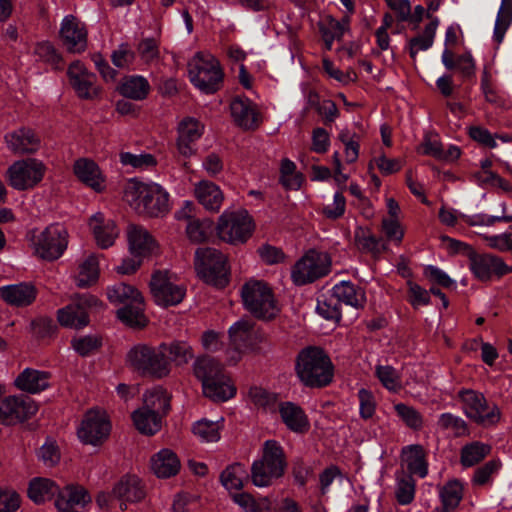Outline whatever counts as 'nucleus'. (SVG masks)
Returning a JSON list of instances; mask_svg holds the SVG:
<instances>
[{
  "instance_id": "f257e3e1",
  "label": "nucleus",
  "mask_w": 512,
  "mask_h": 512,
  "mask_svg": "<svg viewBox=\"0 0 512 512\" xmlns=\"http://www.w3.org/2000/svg\"><path fill=\"white\" fill-rule=\"evenodd\" d=\"M124 201L138 214L164 216L170 211L169 193L160 184L130 179L123 191Z\"/></svg>"
},
{
  "instance_id": "f03ea898",
  "label": "nucleus",
  "mask_w": 512,
  "mask_h": 512,
  "mask_svg": "<svg viewBox=\"0 0 512 512\" xmlns=\"http://www.w3.org/2000/svg\"><path fill=\"white\" fill-rule=\"evenodd\" d=\"M193 372L202 383L204 395L211 400L225 402L235 396L236 387L215 359L207 356L197 358L193 363Z\"/></svg>"
},
{
  "instance_id": "7ed1b4c3",
  "label": "nucleus",
  "mask_w": 512,
  "mask_h": 512,
  "mask_svg": "<svg viewBox=\"0 0 512 512\" xmlns=\"http://www.w3.org/2000/svg\"><path fill=\"white\" fill-rule=\"evenodd\" d=\"M299 380L308 387H323L333 378V365L328 355L318 347L302 349L295 364Z\"/></svg>"
},
{
  "instance_id": "20e7f679",
  "label": "nucleus",
  "mask_w": 512,
  "mask_h": 512,
  "mask_svg": "<svg viewBox=\"0 0 512 512\" xmlns=\"http://www.w3.org/2000/svg\"><path fill=\"white\" fill-rule=\"evenodd\" d=\"M190 82L204 94L216 92L223 80V70L218 59L209 51L196 52L188 61Z\"/></svg>"
},
{
  "instance_id": "39448f33",
  "label": "nucleus",
  "mask_w": 512,
  "mask_h": 512,
  "mask_svg": "<svg viewBox=\"0 0 512 512\" xmlns=\"http://www.w3.org/2000/svg\"><path fill=\"white\" fill-rule=\"evenodd\" d=\"M285 467L282 447L274 440H267L261 458L252 463L251 481L256 487H268L283 476Z\"/></svg>"
},
{
  "instance_id": "423d86ee",
  "label": "nucleus",
  "mask_w": 512,
  "mask_h": 512,
  "mask_svg": "<svg viewBox=\"0 0 512 512\" xmlns=\"http://www.w3.org/2000/svg\"><path fill=\"white\" fill-rule=\"evenodd\" d=\"M255 223L245 209H226L219 216L216 233L218 237L232 245L244 244L252 236Z\"/></svg>"
},
{
  "instance_id": "0eeeda50",
  "label": "nucleus",
  "mask_w": 512,
  "mask_h": 512,
  "mask_svg": "<svg viewBox=\"0 0 512 512\" xmlns=\"http://www.w3.org/2000/svg\"><path fill=\"white\" fill-rule=\"evenodd\" d=\"M30 244L34 254L52 261L61 257L68 246V231L64 225L53 223L44 229L33 230L30 234Z\"/></svg>"
},
{
  "instance_id": "6e6552de",
  "label": "nucleus",
  "mask_w": 512,
  "mask_h": 512,
  "mask_svg": "<svg viewBox=\"0 0 512 512\" xmlns=\"http://www.w3.org/2000/svg\"><path fill=\"white\" fill-rule=\"evenodd\" d=\"M126 364L142 375L162 378L170 373L169 361L165 359L159 347L145 344L133 346L126 354Z\"/></svg>"
},
{
  "instance_id": "1a4fd4ad",
  "label": "nucleus",
  "mask_w": 512,
  "mask_h": 512,
  "mask_svg": "<svg viewBox=\"0 0 512 512\" xmlns=\"http://www.w3.org/2000/svg\"><path fill=\"white\" fill-rule=\"evenodd\" d=\"M244 307L255 317L271 319L278 313L274 295L267 283L252 279L242 288Z\"/></svg>"
},
{
  "instance_id": "9d476101",
  "label": "nucleus",
  "mask_w": 512,
  "mask_h": 512,
  "mask_svg": "<svg viewBox=\"0 0 512 512\" xmlns=\"http://www.w3.org/2000/svg\"><path fill=\"white\" fill-rule=\"evenodd\" d=\"M149 289L155 304L160 307L176 306L186 295L185 286L178 283L175 274L166 269L153 271Z\"/></svg>"
},
{
  "instance_id": "9b49d317",
  "label": "nucleus",
  "mask_w": 512,
  "mask_h": 512,
  "mask_svg": "<svg viewBox=\"0 0 512 512\" xmlns=\"http://www.w3.org/2000/svg\"><path fill=\"white\" fill-rule=\"evenodd\" d=\"M331 259L325 252L309 250L291 268V280L297 286L310 284L330 271Z\"/></svg>"
},
{
  "instance_id": "f8f14e48",
  "label": "nucleus",
  "mask_w": 512,
  "mask_h": 512,
  "mask_svg": "<svg viewBox=\"0 0 512 512\" xmlns=\"http://www.w3.org/2000/svg\"><path fill=\"white\" fill-rule=\"evenodd\" d=\"M459 398L466 417L477 424L490 426L500 420V409L495 404H488L482 393L470 389L462 390Z\"/></svg>"
},
{
  "instance_id": "ddd939ff",
  "label": "nucleus",
  "mask_w": 512,
  "mask_h": 512,
  "mask_svg": "<svg viewBox=\"0 0 512 512\" xmlns=\"http://www.w3.org/2000/svg\"><path fill=\"white\" fill-rule=\"evenodd\" d=\"M227 259L214 248L201 247L195 252V267L198 275L207 283L222 285L227 281Z\"/></svg>"
},
{
  "instance_id": "4468645a",
  "label": "nucleus",
  "mask_w": 512,
  "mask_h": 512,
  "mask_svg": "<svg viewBox=\"0 0 512 512\" xmlns=\"http://www.w3.org/2000/svg\"><path fill=\"white\" fill-rule=\"evenodd\" d=\"M45 164L37 158H26L15 161L7 170V180L16 190L33 189L44 178Z\"/></svg>"
},
{
  "instance_id": "2eb2a0df",
  "label": "nucleus",
  "mask_w": 512,
  "mask_h": 512,
  "mask_svg": "<svg viewBox=\"0 0 512 512\" xmlns=\"http://www.w3.org/2000/svg\"><path fill=\"white\" fill-rule=\"evenodd\" d=\"M111 423L102 410H89L81 420L77 428V436L85 445L99 446L109 437Z\"/></svg>"
},
{
  "instance_id": "dca6fc26",
  "label": "nucleus",
  "mask_w": 512,
  "mask_h": 512,
  "mask_svg": "<svg viewBox=\"0 0 512 512\" xmlns=\"http://www.w3.org/2000/svg\"><path fill=\"white\" fill-rule=\"evenodd\" d=\"M67 76L70 85L80 98L93 99L100 94V88L96 84V75L90 72L80 60H76L68 66Z\"/></svg>"
},
{
  "instance_id": "f3484780",
  "label": "nucleus",
  "mask_w": 512,
  "mask_h": 512,
  "mask_svg": "<svg viewBox=\"0 0 512 512\" xmlns=\"http://www.w3.org/2000/svg\"><path fill=\"white\" fill-rule=\"evenodd\" d=\"M228 333L232 346V350L229 351V362L236 363L255 340L254 323L249 319L242 318L231 325Z\"/></svg>"
},
{
  "instance_id": "a211bd4d",
  "label": "nucleus",
  "mask_w": 512,
  "mask_h": 512,
  "mask_svg": "<svg viewBox=\"0 0 512 512\" xmlns=\"http://www.w3.org/2000/svg\"><path fill=\"white\" fill-rule=\"evenodd\" d=\"M469 267L473 275L480 280H488L493 275L502 276L512 272L504 261L492 254H479L475 251L469 253Z\"/></svg>"
},
{
  "instance_id": "6ab92c4d",
  "label": "nucleus",
  "mask_w": 512,
  "mask_h": 512,
  "mask_svg": "<svg viewBox=\"0 0 512 512\" xmlns=\"http://www.w3.org/2000/svg\"><path fill=\"white\" fill-rule=\"evenodd\" d=\"M60 39L69 52L82 53L87 48V29L85 25L72 15L62 19Z\"/></svg>"
},
{
  "instance_id": "aec40b11",
  "label": "nucleus",
  "mask_w": 512,
  "mask_h": 512,
  "mask_svg": "<svg viewBox=\"0 0 512 512\" xmlns=\"http://www.w3.org/2000/svg\"><path fill=\"white\" fill-rule=\"evenodd\" d=\"M88 226L97 246L101 249L113 246L120 234L116 222L112 218L106 217L100 211L90 217Z\"/></svg>"
},
{
  "instance_id": "412c9836",
  "label": "nucleus",
  "mask_w": 512,
  "mask_h": 512,
  "mask_svg": "<svg viewBox=\"0 0 512 512\" xmlns=\"http://www.w3.org/2000/svg\"><path fill=\"white\" fill-rule=\"evenodd\" d=\"M36 406L29 398L8 397L0 405V423L13 425L35 414Z\"/></svg>"
},
{
  "instance_id": "4be33fe9",
  "label": "nucleus",
  "mask_w": 512,
  "mask_h": 512,
  "mask_svg": "<svg viewBox=\"0 0 512 512\" xmlns=\"http://www.w3.org/2000/svg\"><path fill=\"white\" fill-rule=\"evenodd\" d=\"M128 250L135 257H149L157 252V243L148 230L137 224H129L126 228Z\"/></svg>"
},
{
  "instance_id": "5701e85b",
  "label": "nucleus",
  "mask_w": 512,
  "mask_h": 512,
  "mask_svg": "<svg viewBox=\"0 0 512 512\" xmlns=\"http://www.w3.org/2000/svg\"><path fill=\"white\" fill-rule=\"evenodd\" d=\"M204 129V125L194 117L181 120L177 129L178 152L185 157L192 156L196 152L194 144L202 137Z\"/></svg>"
},
{
  "instance_id": "b1692460",
  "label": "nucleus",
  "mask_w": 512,
  "mask_h": 512,
  "mask_svg": "<svg viewBox=\"0 0 512 512\" xmlns=\"http://www.w3.org/2000/svg\"><path fill=\"white\" fill-rule=\"evenodd\" d=\"M37 295V288L30 282H20L0 287V297L3 301L16 308H24L32 305Z\"/></svg>"
},
{
  "instance_id": "393cba45",
  "label": "nucleus",
  "mask_w": 512,
  "mask_h": 512,
  "mask_svg": "<svg viewBox=\"0 0 512 512\" xmlns=\"http://www.w3.org/2000/svg\"><path fill=\"white\" fill-rule=\"evenodd\" d=\"M113 496L125 510L127 503H136L144 499L145 490L142 481L136 475H125L113 486Z\"/></svg>"
},
{
  "instance_id": "a878e982",
  "label": "nucleus",
  "mask_w": 512,
  "mask_h": 512,
  "mask_svg": "<svg viewBox=\"0 0 512 512\" xmlns=\"http://www.w3.org/2000/svg\"><path fill=\"white\" fill-rule=\"evenodd\" d=\"M73 171L82 183L94 191L101 192L105 189L106 178L95 161L79 158L74 162Z\"/></svg>"
},
{
  "instance_id": "bb28decb",
  "label": "nucleus",
  "mask_w": 512,
  "mask_h": 512,
  "mask_svg": "<svg viewBox=\"0 0 512 512\" xmlns=\"http://www.w3.org/2000/svg\"><path fill=\"white\" fill-rule=\"evenodd\" d=\"M5 143L14 154H31L40 147L39 138L31 129L25 127L6 133Z\"/></svg>"
},
{
  "instance_id": "cd10ccee",
  "label": "nucleus",
  "mask_w": 512,
  "mask_h": 512,
  "mask_svg": "<svg viewBox=\"0 0 512 512\" xmlns=\"http://www.w3.org/2000/svg\"><path fill=\"white\" fill-rule=\"evenodd\" d=\"M91 502L88 492L81 486L68 485L55 500L58 512H79Z\"/></svg>"
},
{
  "instance_id": "c85d7f7f",
  "label": "nucleus",
  "mask_w": 512,
  "mask_h": 512,
  "mask_svg": "<svg viewBox=\"0 0 512 512\" xmlns=\"http://www.w3.org/2000/svg\"><path fill=\"white\" fill-rule=\"evenodd\" d=\"M194 196L210 212H218L224 201L220 187L209 180H201L194 185Z\"/></svg>"
},
{
  "instance_id": "c756f323",
  "label": "nucleus",
  "mask_w": 512,
  "mask_h": 512,
  "mask_svg": "<svg viewBox=\"0 0 512 512\" xmlns=\"http://www.w3.org/2000/svg\"><path fill=\"white\" fill-rule=\"evenodd\" d=\"M230 113L235 124L243 129H251L257 124L256 108L248 98H234L230 104Z\"/></svg>"
},
{
  "instance_id": "7c9ffc66",
  "label": "nucleus",
  "mask_w": 512,
  "mask_h": 512,
  "mask_svg": "<svg viewBox=\"0 0 512 512\" xmlns=\"http://www.w3.org/2000/svg\"><path fill=\"white\" fill-rule=\"evenodd\" d=\"M151 469L158 478H169L180 470V461L170 449L164 448L151 458Z\"/></svg>"
},
{
  "instance_id": "2f4dec72",
  "label": "nucleus",
  "mask_w": 512,
  "mask_h": 512,
  "mask_svg": "<svg viewBox=\"0 0 512 512\" xmlns=\"http://www.w3.org/2000/svg\"><path fill=\"white\" fill-rule=\"evenodd\" d=\"M332 296L339 303L342 302L354 308H360L366 302L365 292L350 281H341L332 288Z\"/></svg>"
},
{
  "instance_id": "473e14b6",
  "label": "nucleus",
  "mask_w": 512,
  "mask_h": 512,
  "mask_svg": "<svg viewBox=\"0 0 512 512\" xmlns=\"http://www.w3.org/2000/svg\"><path fill=\"white\" fill-rule=\"evenodd\" d=\"M279 412L287 428L295 433H303L309 429V421L302 408L292 402L280 404Z\"/></svg>"
},
{
  "instance_id": "72a5a7b5",
  "label": "nucleus",
  "mask_w": 512,
  "mask_h": 512,
  "mask_svg": "<svg viewBox=\"0 0 512 512\" xmlns=\"http://www.w3.org/2000/svg\"><path fill=\"white\" fill-rule=\"evenodd\" d=\"M62 490L51 479L35 477L29 482L28 497L34 503L41 504L50 500L55 495L59 497Z\"/></svg>"
},
{
  "instance_id": "f704fd0d",
  "label": "nucleus",
  "mask_w": 512,
  "mask_h": 512,
  "mask_svg": "<svg viewBox=\"0 0 512 512\" xmlns=\"http://www.w3.org/2000/svg\"><path fill=\"white\" fill-rule=\"evenodd\" d=\"M57 319L61 326L70 329H81L89 323L86 309L78 303H71L59 309Z\"/></svg>"
},
{
  "instance_id": "c9c22d12",
  "label": "nucleus",
  "mask_w": 512,
  "mask_h": 512,
  "mask_svg": "<svg viewBox=\"0 0 512 512\" xmlns=\"http://www.w3.org/2000/svg\"><path fill=\"white\" fill-rule=\"evenodd\" d=\"M15 385L22 391L38 393L49 386L48 374L43 371L26 368L15 379Z\"/></svg>"
},
{
  "instance_id": "e433bc0d",
  "label": "nucleus",
  "mask_w": 512,
  "mask_h": 512,
  "mask_svg": "<svg viewBox=\"0 0 512 512\" xmlns=\"http://www.w3.org/2000/svg\"><path fill=\"white\" fill-rule=\"evenodd\" d=\"M160 352L163 353L165 359L177 366H183L193 358L194 353L191 345L186 341L176 340L171 343H163L159 346Z\"/></svg>"
},
{
  "instance_id": "4c0bfd02",
  "label": "nucleus",
  "mask_w": 512,
  "mask_h": 512,
  "mask_svg": "<svg viewBox=\"0 0 512 512\" xmlns=\"http://www.w3.org/2000/svg\"><path fill=\"white\" fill-rule=\"evenodd\" d=\"M402 459L411 474L424 478L428 474L425 452L421 445H409L402 449Z\"/></svg>"
},
{
  "instance_id": "58836bf2",
  "label": "nucleus",
  "mask_w": 512,
  "mask_h": 512,
  "mask_svg": "<svg viewBox=\"0 0 512 512\" xmlns=\"http://www.w3.org/2000/svg\"><path fill=\"white\" fill-rule=\"evenodd\" d=\"M144 298H140L138 302L126 304L117 310L118 319L127 326L134 328H142L147 324L145 315Z\"/></svg>"
},
{
  "instance_id": "ea45409f",
  "label": "nucleus",
  "mask_w": 512,
  "mask_h": 512,
  "mask_svg": "<svg viewBox=\"0 0 512 512\" xmlns=\"http://www.w3.org/2000/svg\"><path fill=\"white\" fill-rule=\"evenodd\" d=\"M491 445L481 441H472L465 444L460 451V463L468 468L480 463L491 452Z\"/></svg>"
},
{
  "instance_id": "a19ab883",
  "label": "nucleus",
  "mask_w": 512,
  "mask_h": 512,
  "mask_svg": "<svg viewBox=\"0 0 512 512\" xmlns=\"http://www.w3.org/2000/svg\"><path fill=\"white\" fill-rule=\"evenodd\" d=\"M142 407L152 410L154 414L162 418L170 407L169 395L162 387L151 388L143 396Z\"/></svg>"
},
{
  "instance_id": "79ce46f5",
  "label": "nucleus",
  "mask_w": 512,
  "mask_h": 512,
  "mask_svg": "<svg viewBox=\"0 0 512 512\" xmlns=\"http://www.w3.org/2000/svg\"><path fill=\"white\" fill-rule=\"evenodd\" d=\"M133 423L136 429L145 435L157 433L162 426V418L143 407L135 410L132 414Z\"/></svg>"
},
{
  "instance_id": "37998d69",
  "label": "nucleus",
  "mask_w": 512,
  "mask_h": 512,
  "mask_svg": "<svg viewBox=\"0 0 512 512\" xmlns=\"http://www.w3.org/2000/svg\"><path fill=\"white\" fill-rule=\"evenodd\" d=\"M107 297L111 303L125 306L132 302H138L143 296L134 286L117 283L107 289Z\"/></svg>"
},
{
  "instance_id": "c03bdc74",
  "label": "nucleus",
  "mask_w": 512,
  "mask_h": 512,
  "mask_svg": "<svg viewBox=\"0 0 512 512\" xmlns=\"http://www.w3.org/2000/svg\"><path fill=\"white\" fill-rule=\"evenodd\" d=\"M248 479V473L244 465L234 463L228 466L220 475L223 487L229 492L240 490L244 481Z\"/></svg>"
},
{
  "instance_id": "a18cd8bd",
  "label": "nucleus",
  "mask_w": 512,
  "mask_h": 512,
  "mask_svg": "<svg viewBox=\"0 0 512 512\" xmlns=\"http://www.w3.org/2000/svg\"><path fill=\"white\" fill-rule=\"evenodd\" d=\"M150 90V85L143 76L135 75L125 79L120 87V93L133 100H142L146 98Z\"/></svg>"
},
{
  "instance_id": "49530a36",
  "label": "nucleus",
  "mask_w": 512,
  "mask_h": 512,
  "mask_svg": "<svg viewBox=\"0 0 512 512\" xmlns=\"http://www.w3.org/2000/svg\"><path fill=\"white\" fill-rule=\"evenodd\" d=\"M349 32V18H344L341 21L330 19L324 26L321 27V34L326 49L331 50L333 42L335 40L340 41L345 36V34Z\"/></svg>"
},
{
  "instance_id": "de8ad7c7",
  "label": "nucleus",
  "mask_w": 512,
  "mask_h": 512,
  "mask_svg": "<svg viewBox=\"0 0 512 512\" xmlns=\"http://www.w3.org/2000/svg\"><path fill=\"white\" fill-rule=\"evenodd\" d=\"M438 24V19H433L425 26L422 34L410 40L409 51L413 59L420 51H426L433 45Z\"/></svg>"
},
{
  "instance_id": "09e8293b",
  "label": "nucleus",
  "mask_w": 512,
  "mask_h": 512,
  "mask_svg": "<svg viewBox=\"0 0 512 512\" xmlns=\"http://www.w3.org/2000/svg\"><path fill=\"white\" fill-rule=\"evenodd\" d=\"M119 161L124 167H131L137 171H148L157 165V160L154 155L146 152L138 154L131 152H121L119 154Z\"/></svg>"
},
{
  "instance_id": "8fccbe9b",
  "label": "nucleus",
  "mask_w": 512,
  "mask_h": 512,
  "mask_svg": "<svg viewBox=\"0 0 512 512\" xmlns=\"http://www.w3.org/2000/svg\"><path fill=\"white\" fill-rule=\"evenodd\" d=\"M99 276V260L97 255L90 254L79 265L76 284L78 287H86L94 283Z\"/></svg>"
},
{
  "instance_id": "3c124183",
  "label": "nucleus",
  "mask_w": 512,
  "mask_h": 512,
  "mask_svg": "<svg viewBox=\"0 0 512 512\" xmlns=\"http://www.w3.org/2000/svg\"><path fill=\"white\" fill-rule=\"evenodd\" d=\"M512 23V0H501L497 17L495 20L493 38L500 44L505 36L507 29Z\"/></svg>"
},
{
  "instance_id": "603ef678",
  "label": "nucleus",
  "mask_w": 512,
  "mask_h": 512,
  "mask_svg": "<svg viewBox=\"0 0 512 512\" xmlns=\"http://www.w3.org/2000/svg\"><path fill=\"white\" fill-rule=\"evenodd\" d=\"M415 481L411 475L399 473L395 481V498L400 505H408L415 498Z\"/></svg>"
},
{
  "instance_id": "864d4df0",
  "label": "nucleus",
  "mask_w": 512,
  "mask_h": 512,
  "mask_svg": "<svg viewBox=\"0 0 512 512\" xmlns=\"http://www.w3.org/2000/svg\"><path fill=\"white\" fill-rule=\"evenodd\" d=\"M222 421L223 418L216 421L201 419L193 425V433L202 442H216L220 439Z\"/></svg>"
},
{
  "instance_id": "5fc2aeb1",
  "label": "nucleus",
  "mask_w": 512,
  "mask_h": 512,
  "mask_svg": "<svg viewBox=\"0 0 512 512\" xmlns=\"http://www.w3.org/2000/svg\"><path fill=\"white\" fill-rule=\"evenodd\" d=\"M463 497V485L457 480L447 482L440 489V499L446 510H454L458 507Z\"/></svg>"
},
{
  "instance_id": "6e6d98bb",
  "label": "nucleus",
  "mask_w": 512,
  "mask_h": 512,
  "mask_svg": "<svg viewBox=\"0 0 512 512\" xmlns=\"http://www.w3.org/2000/svg\"><path fill=\"white\" fill-rule=\"evenodd\" d=\"M375 375L382 386L390 392H398L402 387L400 374L391 365L377 364Z\"/></svg>"
},
{
  "instance_id": "4d7b16f0",
  "label": "nucleus",
  "mask_w": 512,
  "mask_h": 512,
  "mask_svg": "<svg viewBox=\"0 0 512 512\" xmlns=\"http://www.w3.org/2000/svg\"><path fill=\"white\" fill-rule=\"evenodd\" d=\"M437 426L440 430L450 431L456 437L469 435V430L466 421L460 416L446 412L442 413L438 420Z\"/></svg>"
},
{
  "instance_id": "13d9d810",
  "label": "nucleus",
  "mask_w": 512,
  "mask_h": 512,
  "mask_svg": "<svg viewBox=\"0 0 512 512\" xmlns=\"http://www.w3.org/2000/svg\"><path fill=\"white\" fill-rule=\"evenodd\" d=\"M302 175L296 171L293 161L285 158L280 165V183L288 190H298L302 185Z\"/></svg>"
},
{
  "instance_id": "bf43d9fd",
  "label": "nucleus",
  "mask_w": 512,
  "mask_h": 512,
  "mask_svg": "<svg viewBox=\"0 0 512 512\" xmlns=\"http://www.w3.org/2000/svg\"><path fill=\"white\" fill-rule=\"evenodd\" d=\"M248 400L258 409L273 411L276 407L277 397L274 393L262 387H251L248 392Z\"/></svg>"
},
{
  "instance_id": "052dcab7",
  "label": "nucleus",
  "mask_w": 512,
  "mask_h": 512,
  "mask_svg": "<svg viewBox=\"0 0 512 512\" xmlns=\"http://www.w3.org/2000/svg\"><path fill=\"white\" fill-rule=\"evenodd\" d=\"M213 227V222L210 219L190 220L186 227L188 238L195 243H201L207 240Z\"/></svg>"
},
{
  "instance_id": "680f3d73",
  "label": "nucleus",
  "mask_w": 512,
  "mask_h": 512,
  "mask_svg": "<svg viewBox=\"0 0 512 512\" xmlns=\"http://www.w3.org/2000/svg\"><path fill=\"white\" fill-rule=\"evenodd\" d=\"M501 467L502 462L500 459L489 460L484 465L475 470L472 482L475 485L480 486L490 483L493 476H495L500 471Z\"/></svg>"
},
{
  "instance_id": "e2e57ef3",
  "label": "nucleus",
  "mask_w": 512,
  "mask_h": 512,
  "mask_svg": "<svg viewBox=\"0 0 512 512\" xmlns=\"http://www.w3.org/2000/svg\"><path fill=\"white\" fill-rule=\"evenodd\" d=\"M396 414L411 429L419 430L423 427L422 415L412 406L404 403L394 405Z\"/></svg>"
},
{
  "instance_id": "0e129e2a",
  "label": "nucleus",
  "mask_w": 512,
  "mask_h": 512,
  "mask_svg": "<svg viewBox=\"0 0 512 512\" xmlns=\"http://www.w3.org/2000/svg\"><path fill=\"white\" fill-rule=\"evenodd\" d=\"M381 229L387 241L392 242L395 245L401 244L405 231L399 221V218H383Z\"/></svg>"
},
{
  "instance_id": "69168bd1",
  "label": "nucleus",
  "mask_w": 512,
  "mask_h": 512,
  "mask_svg": "<svg viewBox=\"0 0 512 512\" xmlns=\"http://www.w3.org/2000/svg\"><path fill=\"white\" fill-rule=\"evenodd\" d=\"M101 345V338L97 334H88L72 340V347L81 356H87L96 351Z\"/></svg>"
},
{
  "instance_id": "338daca9",
  "label": "nucleus",
  "mask_w": 512,
  "mask_h": 512,
  "mask_svg": "<svg viewBox=\"0 0 512 512\" xmlns=\"http://www.w3.org/2000/svg\"><path fill=\"white\" fill-rule=\"evenodd\" d=\"M34 56L37 61H41L51 66H56L60 61V56L54 46L47 41L36 44L34 48Z\"/></svg>"
},
{
  "instance_id": "774afa93",
  "label": "nucleus",
  "mask_w": 512,
  "mask_h": 512,
  "mask_svg": "<svg viewBox=\"0 0 512 512\" xmlns=\"http://www.w3.org/2000/svg\"><path fill=\"white\" fill-rule=\"evenodd\" d=\"M359 415L362 419L368 420L373 417L376 411V400L374 394L365 388L358 391Z\"/></svg>"
}]
</instances>
